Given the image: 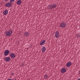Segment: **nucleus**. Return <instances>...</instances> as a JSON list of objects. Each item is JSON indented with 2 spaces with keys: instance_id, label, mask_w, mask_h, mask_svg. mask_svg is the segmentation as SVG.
<instances>
[{
  "instance_id": "1",
  "label": "nucleus",
  "mask_w": 80,
  "mask_h": 80,
  "mask_svg": "<svg viewBox=\"0 0 80 80\" xmlns=\"http://www.w3.org/2000/svg\"><path fill=\"white\" fill-rule=\"evenodd\" d=\"M13 33V30L10 29L8 31H6L5 32V34L7 37H10Z\"/></svg>"
},
{
  "instance_id": "2",
  "label": "nucleus",
  "mask_w": 80,
  "mask_h": 80,
  "mask_svg": "<svg viewBox=\"0 0 80 80\" xmlns=\"http://www.w3.org/2000/svg\"><path fill=\"white\" fill-rule=\"evenodd\" d=\"M66 25H67L66 24V23H65V22H62L61 24L60 27L61 28H65V27H66Z\"/></svg>"
},
{
  "instance_id": "3",
  "label": "nucleus",
  "mask_w": 80,
  "mask_h": 80,
  "mask_svg": "<svg viewBox=\"0 0 80 80\" xmlns=\"http://www.w3.org/2000/svg\"><path fill=\"white\" fill-rule=\"evenodd\" d=\"M4 60L5 62H10V60H11V58H10V57H6L4 58Z\"/></svg>"
},
{
  "instance_id": "4",
  "label": "nucleus",
  "mask_w": 80,
  "mask_h": 80,
  "mask_svg": "<svg viewBox=\"0 0 80 80\" xmlns=\"http://www.w3.org/2000/svg\"><path fill=\"white\" fill-rule=\"evenodd\" d=\"M10 53V51L9 50H6L4 53V55L5 56H8V55H9V54Z\"/></svg>"
},
{
  "instance_id": "5",
  "label": "nucleus",
  "mask_w": 80,
  "mask_h": 80,
  "mask_svg": "<svg viewBox=\"0 0 80 80\" xmlns=\"http://www.w3.org/2000/svg\"><path fill=\"white\" fill-rule=\"evenodd\" d=\"M55 37L56 38H57L60 37V34L58 31H57L56 32Z\"/></svg>"
},
{
  "instance_id": "6",
  "label": "nucleus",
  "mask_w": 80,
  "mask_h": 80,
  "mask_svg": "<svg viewBox=\"0 0 80 80\" xmlns=\"http://www.w3.org/2000/svg\"><path fill=\"white\" fill-rule=\"evenodd\" d=\"M10 57L12 58H13L16 57V55L13 53H12L10 54Z\"/></svg>"
},
{
  "instance_id": "7",
  "label": "nucleus",
  "mask_w": 80,
  "mask_h": 80,
  "mask_svg": "<svg viewBox=\"0 0 80 80\" xmlns=\"http://www.w3.org/2000/svg\"><path fill=\"white\" fill-rule=\"evenodd\" d=\"M57 7V4H53L52 5H51V9H54Z\"/></svg>"
},
{
  "instance_id": "8",
  "label": "nucleus",
  "mask_w": 80,
  "mask_h": 80,
  "mask_svg": "<svg viewBox=\"0 0 80 80\" xmlns=\"http://www.w3.org/2000/svg\"><path fill=\"white\" fill-rule=\"evenodd\" d=\"M67 72V69L65 68H62L61 71V72L62 73H64Z\"/></svg>"
},
{
  "instance_id": "9",
  "label": "nucleus",
  "mask_w": 80,
  "mask_h": 80,
  "mask_svg": "<svg viewBox=\"0 0 80 80\" xmlns=\"http://www.w3.org/2000/svg\"><path fill=\"white\" fill-rule=\"evenodd\" d=\"M46 41L45 40H42L40 42V45H43L45 44Z\"/></svg>"
},
{
  "instance_id": "10",
  "label": "nucleus",
  "mask_w": 80,
  "mask_h": 80,
  "mask_svg": "<svg viewBox=\"0 0 80 80\" xmlns=\"http://www.w3.org/2000/svg\"><path fill=\"white\" fill-rule=\"evenodd\" d=\"M41 50L42 52V53H44V52H45V50H46V48L44 46H43L42 47Z\"/></svg>"
},
{
  "instance_id": "11",
  "label": "nucleus",
  "mask_w": 80,
  "mask_h": 80,
  "mask_svg": "<svg viewBox=\"0 0 80 80\" xmlns=\"http://www.w3.org/2000/svg\"><path fill=\"white\" fill-rule=\"evenodd\" d=\"M72 65V62H68L67 63L66 66L67 67H70Z\"/></svg>"
},
{
  "instance_id": "12",
  "label": "nucleus",
  "mask_w": 80,
  "mask_h": 80,
  "mask_svg": "<svg viewBox=\"0 0 80 80\" xmlns=\"http://www.w3.org/2000/svg\"><path fill=\"white\" fill-rule=\"evenodd\" d=\"M12 5H10V4L8 2H7L5 4V6H6V7H12Z\"/></svg>"
},
{
  "instance_id": "13",
  "label": "nucleus",
  "mask_w": 80,
  "mask_h": 80,
  "mask_svg": "<svg viewBox=\"0 0 80 80\" xmlns=\"http://www.w3.org/2000/svg\"><path fill=\"white\" fill-rule=\"evenodd\" d=\"M8 11L7 10H5L3 12V14L5 15H7V14H8Z\"/></svg>"
},
{
  "instance_id": "14",
  "label": "nucleus",
  "mask_w": 80,
  "mask_h": 80,
  "mask_svg": "<svg viewBox=\"0 0 80 80\" xmlns=\"http://www.w3.org/2000/svg\"><path fill=\"white\" fill-rule=\"evenodd\" d=\"M22 2L21 0H19L17 2V5H18L22 4Z\"/></svg>"
},
{
  "instance_id": "15",
  "label": "nucleus",
  "mask_w": 80,
  "mask_h": 80,
  "mask_svg": "<svg viewBox=\"0 0 80 80\" xmlns=\"http://www.w3.org/2000/svg\"><path fill=\"white\" fill-rule=\"evenodd\" d=\"M29 34V33H28V32H26L24 33V36H26V37H28Z\"/></svg>"
},
{
  "instance_id": "16",
  "label": "nucleus",
  "mask_w": 80,
  "mask_h": 80,
  "mask_svg": "<svg viewBox=\"0 0 80 80\" xmlns=\"http://www.w3.org/2000/svg\"><path fill=\"white\" fill-rule=\"evenodd\" d=\"M51 5H49L48 6V9L49 10L52 9V8H51Z\"/></svg>"
},
{
  "instance_id": "17",
  "label": "nucleus",
  "mask_w": 80,
  "mask_h": 80,
  "mask_svg": "<svg viewBox=\"0 0 80 80\" xmlns=\"http://www.w3.org/2000/svg\"><path fill=\"white\" fill-rule=\"evenodd\" d=\"M48 77V76H47V75H45L44 76V78H45V79H47Z\"/></svg>"
},
{
  "instance_id": "18",
  "label": "nucleus",
  "mask_w": 80,
  "mask_h": 80,
  "mask_svg": "<svg viewBox=\"0 0 80 80\" xmlns=\"http://www.w3.org/2000/svg\"><path fill=\"white\" fill-rule=\"evenodd\" d=\"M10 2H15V0H10Z\"/></svg>"
},
{
  "instance_id": "19",
  "label": "nucleus",
  "mask_w": 80,
  "mask_h": 80,
  "mask_svg": "<svg viewBox=\"0 0 80 80\" xmlns=\"http://www.w3.org/2000/svg\"><path fill=\"white\" fill-rule=\"evenodd\" d=\"M16 79H11L10 78L8 79L7 80H15Z\"/></svg>"
},
{
  "instance_id": "20",
  "label": "nucleus",
  "mask_w": 80,
  "mask_h": 80,
  "mask_svg": "<svg viewBox=\"0 0 80 80\" xmlns=\"http://www.w3.org/2000/svg\"><path fill=\"white\" fill-rule=\"evenodd\" d=\"M77 36L78 37H80V34H78V35H77Z\"/></svg>"
},
{
  "instance_id": "21",
  "label": "nucleus",
  "mask_w": 80,
  "mask_h": 80,
  "mask_svg": "<svg viewBox=\"0 0 80 80\" xmlns=\"http://www.w3.org/2000/svg\"><path fill=\"white\" fill-rule=\"evenodd\" d=\"M9 3H10V5H12V2H8Z\"/></svg>"
},
{
  "instance_id": "22",
  "label": "nucleus",
  "mask_w": 80,
  "mask_h": 80,
  "mask_svg": "<svg viewBox=\"0 0 80 80\" xmlns=\"http://www.w3.org/2000/svg\"><path fill=\"white\" fill-rule=\"evenodd\" d=\"M12 75H14V73H12Z\"/></svg>"
},
{
  "instance_id": "23",
  "label": "nucleus",
  "mask_w": 80,
  "mask_h": 80,
  "mask_svg": "<svg viewBox=\"0 0 80 80\" xmlns=\"http://www.w3.org/2000/svg\"><path fill=\"white\" fill-rule=\"evenodd\" d=\"M22 65H25V64H24L23 63H22Z\"/></svg>"
},
{
  "instance_id": "24",
  "label": "nucleus",
  "mask_w": 80,
  "mask_h": 80,
  "mask_svg": "<svg viewBox=\"0 0 80 80\" xmlns=\"http://www.w3.org/2000/svg\"><path fill=\"white\" fill-rule=\"evenodd\" d=\"M77 38H78V36H77Z\"/></svg>"
},
{
  "instance_id": "25",
  "label": "nucleus",
  "mask_w": 80,
  "mask_h": 80,
  "mask_svg": "<svg viewBox=\"0 0 80 80\" xmlns=\"http://www.w3.org/2000/svg\"><path fill=\"white\" fill-rule=\"evenodd\" d=\"M8 0H4V1H8Z\"/></svg>"
}]
</instances>
